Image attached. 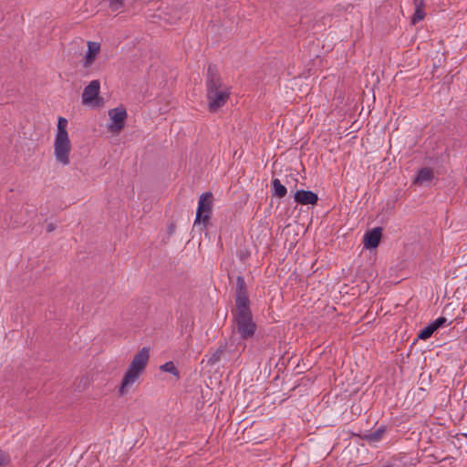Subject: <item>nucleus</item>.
Listing matches in <instances>:
<instances>
[{"label": "nucleus", "mask_w": 467, "mask_h": 467, "mask_svg": "<svg viewBox=\"0 0 467 467\" xmlns=\"http://www.w3.org/2000/svg\"><path fill=\"white\" fill-rule=\"evenodd\" d=\"M213 209V194L212 192H204L201 194L198 201V207L196 211V216L194 220V225L203 224V228H206L207 223L210 220Z\"/></svg>", "instance_id": "5"}, {"label": "nucleus", "mask_w": 467, "mask_h": 467, "mask_svg": "<svg viewBox=\"0 0 467 467\" xmlns=\"http://www.w3.org/2000/svg\"><path fill=\"white\" fill-rule=\"evenodd\" d=\"M150 359V349L142 348L132 358L130 363L121 384L119 389V396H124L133 384L139 379L140 376L145 370Z\"/></svg>", "instance_id": "3"}, {"label": "nucleus", "mask_w": 467, "mask_h": 467, "mask_svg": "<svg viewBox=\"0 0 467 467\" xmlns=\"http://www.w3.org/2000/svg\"><path fill=\"white\" fill-rule=\"evenodd\" d=\"M205 86L209 111L215 112L227 103L231 88L223 82L215 66L213 65L208 67Z\"/></svg>", "instance_id": "2"}, {"label": "nucleus", "mask_w": 467, "mask_h": 467, "mask_svg": "<svg viewBox=\"0 0 467 467\" xmlns=\"http://www.w3.org/2000/svg\"><path fill=\"white\" fill-rule=\"evenodd\" d=\"M10 457L7 452L0 451V466L5 465L9 462Z\"/></svg>", "instance_id": "20"}, {"label": "nucleus", "mask_w": 467, "mask_h": 467, "mask_svg": "<svg viewBox=\"0 0 467 467\" xmlns=\"http://www.w3.org/2000/svg\"><path fill=\"white\" fill-rule=\"evenodd\" d=\"M109 8L113 12H121L124 6V0H109Z\"/></svg>", "instance_id": "17"}, {"label": "nucleus", "mask_w": 467, "mask_h": 467, "mask_svg": "<svg viewBox=\"0 0 467 467\" xmlns=\"http://www.w3.org/2000/svg\"><path fill=\"white\" fill-rule=\"evenodd\" d=\"M56 228H57V225H56L55 223H48V224H47V231L48 233H51V232L55 231V230H56Z\"/></svg>", "instance_id": "21"}, {"label": "nucleus", "mask_w": 467, "mask_h": 467, "mask_svg": "<svg viewBox=\"0 0 467 467\" xmlns=\"http://www.w3.org/2000/svg\"><path fill=\"white\" fill-rule=\"evenodd\" d=\"M433 173L432 171L429 168H422L419 171L418 175L416 177L415 182L417 183H424L432 179Z\"/></svg>", "instance_id": "13"}, {"label": "nucleus", "mask_w": 467, "mask_h": 467, "mask_svg": "<svg viewBox=\"0 0 467 467\" xmlns=\"http://www.w3.org/2000/svg\"><path fill=\"white\" fill-rule=\"evenodd\" d=\"M223 349L222 348H219L216 352H214L211 358H209L208 360V363L211 364V365H214L216 364L217 362L220 361V358H221V355L223 353Z\"/></svg>", "instance_id": "18"}, {"label": "nucleus", "mask_w": 467, "mask_h": 467, "mask_svg": "<svg viewBox=\"0 0 467 467\" xmlns=\"http://www.w3.org/2000/svg\"><path fill=\"white\" fill-rule=\"evenodd\" d=\"M87 46L88 50L81 61L84 68H89L94 64L101 47L100 44L95 41H88Z\"/></svg>", "instance_id": "7"}, {"label": "nucleus", "mask_w": 467, "mask_h": 467, "mask_svg": "<svg viewBox=\"0 0 467 467\" xmlns=\"http://www.w3.org/2000/svg\"><path fill=\"white\" fill-rule=\"evenodd\" d=\"M67 119L59 117L57 120V130L54 140V156L56 161L67 166L70 163V151L72 149L68 132L67 130Z\"/></svg>", "instance_id": "4"}, {"label": "nucleus", "mask_w": 467, "mask_h": 467, "mask_svg": "<svg viewBox=\"0 0 467 467\" xmlns=\"http://www.w3.org/2000/svg\"><path fill=\"white\" fill-rule=\"evenodd\" d=\"M161 370L164 372H168L175 376L177 379L180 378V372L175 367L174 363L172 361H168L161 366Z\"/></svg>", "instance_id": "15"}, {"label": "nucleus", "mask_w": 467, "mask_h": 467, "mask_svg": "<svg viewBox=\"0 0 467 467\" xmlns=\"http://www.w3.org/2000/svg\"><path fill=\"white\" fill-rule=\"evenodd\" d=\"M382 235V230L379 227H376L371 231L366 233L364 236V245L366 248H376L379 246L380 238Z\"/></svg>", "instance_id": "11"}, {"label": "nucleus", "mask_w": 467, "mask_h": 467, "mask_svg": "<svg viewBox=\"0 0 467 467\" xmlns=\"http://www.w3.org/2000/svg\"><path fill=\"white\" fill-rule=\"evenodd\" d=\"M294 200L296 203L302 205L316 204L318 196L312 191L297 190L294 194Z\"/></svg>", "instance_id": "10"}, {"label": "nucleus", "mask_w": 467, "mask_h": 467, "mask_svg": "<svg viewBox=\"0 0 467 467\" xmlns=\"http://www.w3.org/2000/svg\"><path fill=\"white\" fill-rule=\"evenodd\" d=\"M425 17V12L421 7V3L416 5L415 12L411 17V23L416 25Z\"/></svg>", "instance_id": "16"}, {"label": "nucleus", "mask_w": 467, "mask_h": 467, "mask_svg": "<svg viewBox=\"0 0 467 467\" xmlns=\"http://www.w3.org/2000/svg\"><path fill=\"white\" fill-rule=\"evenodd\" d=\"M435 331L436 330L434 329L432 324L430 323L428 326H426L423 329L420 331L417 337L418 339L426 340L430 338Z\"/></svg>", "instance_id": "14"}, {"label": "nucleus", "mask_w": 467, "mask_h": 467, "mask_svg": "<svg viewBox=\"0 0 467 467\" xmlns=\"http://www.w3.org/2000/svg\"><path fill=\"white\" fill-rule=\"evenodd\" d=\"M100 82L98 79L92 80L84 88L82 93V103L84 105L91 104L99 95Z\"/></svg>", "instance_id": "8"}, {"label": "nucleus", "mask_w": 467, "mask_h": 467, "mask_svg": "<svg viewBox=\"0 0 467 467\" xmlns=\"http://www.w3.org/2000/svg\"><path fill=\"white\" fill-rule=\"evenodd\" d=\"M272 187H273V195L278 198H283L286 195L287 190L285 185H283L279 179L275 178L272 180Z\"/></svg>", "instance_id": "12"}, {"label": "nucleus", "mask_w": 467, "mask_h": 467, "mask_svg": "<svg viewBox=\"0 0 467 467\" xmlns=\"http://www.w3.org/2000/svg\"><path fill=\"white\" fill-rule=\"evenodd\" d=\"M111 123L109 124L108 130L112 133L119 132L125 125L127 119V111L123 107H118L109 111Z\"/></svg>", "instance_id": "6"}, {"label": "nucleus", "mask_w": 467, "mask_h": 467, "mask_svg": "<svg viewBox=\"0 0 467 467\" xmlns=\"http://www.w3.org/2000/svg\"><path fill=\"white\" fill-rule=\"evenodd\" d=\"M388 427L386 425L379 426L375 431H369L359 436L362 440L366 441L370 445H376L381 441L385 435L388 433Z\"/></svg>", "instance_id": "9"}, {"label": "nucleus", "mask_w": 467, "mask_h": 467, "mask_svg": "<svg viewBox=\"0 0 467 467\" xmlns=\"http://www.w3.org/2000/svg\"><path fill=\"white\" fill-rule=\"evenodd\" d=\"M233 332L239 335L240 339L252 338L257 329L250 308L247 286L244 278L238 275L235 285V309L232 310Z\"/></svg>", "instance_id": "1"}, {"label": "nucleus", "mask_w": 467, "mask_h": 467, "mask_svg": "<svg viewBox=\"0 0 467 467\" xmlns=\"http://www.w3.org/2000/svg\"><path fill=\"white\" fill-rule=\"evenodd\" d=\"M433 327L435 330L438 328L443 327L445 324H447V318L443 317H440L437 319H435L433 322H431Z\"/></svg>", "instance_id": "19"}]
</instances>
